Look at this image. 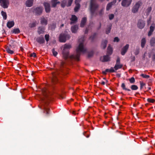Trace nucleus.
I'll return each mask as SVG.
<instances>
[{
	"instance_id": "de8ad7c7",
	"label": "nucleus",
	"mask_w": 155,
	"mask_h": 155,
	"mask_svg": "<svg viewBox=\"0 0 155 155\" xmlns=\"http://www.w3.org/2000/svg\"><path fill=\"white\" fill-rule=\"evenodd\" d=\"M147 101L148 102L153 103L155 102V100L154 99H151V98H148L147 99Z\"/></svg>"
},
{
	"instance_id": "9b49d317",
	"label": "nucleus",
	"mask_w": 155,
	"mask_h": 155,
	"mask_svg": "<svg viewBox=\"0 0 155 155\" xmlns=\"http://www.w3.org/2000/svg\"><path fill=\"white\" fill-rule=\"evenodd\" d=\"M43 8L42 7H38L34 9V11L36 15H41L43 10Z\"/></svg>"
},
{
	"instance_id": "5fc2aeb1",
	"label": "nucleus",
	"mask_w": 155,
	"mask_h": 155,
	"mask_svg": "<svg viewBox=\"0 0 155 155\" xmlns=\"http://www.w3.org/2000/svg\"><path fill=\"white\" fill-rule=\"evenodd\" d=\"M152 10V7H148L147 9V12L148 13H150L151 11Z\"/></svg>"
},
{
	"instance_id": "5701e85b",
	"label": "nucleus",
	"mask_w": 155,
	"mask_h": 155,
	"mask_svg": "<svg viewBox=\"0 0 155 155\" xmlns=\"http://www.w3.org/2000/svg\"><path fill=\"white\" fill-rule=\"evenodd\" d=\"M107 41L106 40H103L101 43V47L103 49H105L106 47Z\"/></svg>"
},
{
	"instance_id": "f03ea898",
	"label": "nucleus",
	"mask_w": 155,
	"mask_h": 155,
	"mask_svg": "<svg viewBox=\"0 0 155 155\" xmlns=\"http://www.w3.org/2000/svg\"><path fill=\"white\" fill-rule=\"evenodd\" d=\"M84 41V38L81 37L79 38L78 41L80 43L79 44L78 47L76 49V54L75 55H72L70 56V58H76L78 61L79 60V57L81 55V52L83 53L86 52V49L85 48L83 45V42Z\"/></svg>"
},
{
	"instance_id": "f704fd0d",
	"label": "nucleus",
	"mask_w": 155,
	"mask_h": 155,
	"mask_svg": "<svg viewBox=\"0 0 155 155\" xmlns=\"http://www.w3.org/2000/svg\"><path fill=\"white\" fill-rule=\"evenodd\" d=\"M58 0H52L51 1V6L52 7L54 8L56 7L57 5V3L56 1H57Z\"/></svg>"
},
{
	"instance_id": "603ef678",
	"label": "nucleus",
	"mask_w": 155,
	"mask_h": 155,
	"mask_svg": "<svg viewBox=\"0 0 155 155\" xmlns=\"http://www.w3.org/2000/svg\"><path fill=\"white\" fill-rule=\"evenodd\" d=\"M114 68L111 67L110 69H109V71L110 73L114 72H115V70L114 69Z\"/></svg>"
},
{
	"instance_id": "20e7f679",
	"label": "nucleus",
	"mask_w": 155,
	"mask_h": 155,
	"mask_svg": "<svg viewBox=\"0 0 155 155\" xmlns=\"http://www.w3.org/2000/svg\"><path fill=\"white\" fill-rule=\"evenodd\" d=\"M99 5L94 0H90L89 5L91 17L96 16L97 15L96 11L98 8Z\"/></svg>"
},
{
	"instance_id": "4c0bfd02",
	"label": "nucleus",
	"mask_w": 155,
	"mask_h": 155,
	"mask_svg": "<svg viewBox=\"0 0 155 155\" xmlns=\"http://www.w3.org/2000/svg\"><path fill=\"white\" fill-rule=\"evenodd\" d=\"M2 15L3 16V18L4 20H6L7 18V15L6 12L2 11L1 12Z\"/></svg>"
},
{
	"instance_id": "ea45409f",
	"label": "nucleus",
	"mask_w": 155,
	"mask_h": 155,
	"mask_svg": "<svg viewBox=\"0 0 155 155\" xmlns=\"http://www.w3.org/2000/svg\"><path fill=\"white\" fill-rule=\"evenodd\" d=\"M20 32L19 29L18 28L14 29L12 31V33L15 34H18Z\"/></svg>"
},
{
	"instance_id": "c85d7f7f",
	"label": "nucleus",
	"mask_w": 155,
	"mask_h": 155,
	"mask_svg": "<svg viewBox=\"0 0 155 155\" xmlns=\"http://www.w3.org/2000/svg\"><path fill=\"white\" fill-rule=\"evenodd\" d=\"M110 60V57L109 55H107L103 56V60L101 61L103 62L108 61Z\"/></svg>"
},
{
	"instance_id": "a211bd4d",
	"label": "nucleus",
	"mask_w": 155,
	"mask_h": 155,
	"mask_svg": "<svg viewBox=\"0 0 155 155\" xmlns=\"http://www.w3.org/2000/svg\"><path fill=\"white\" fill-rule=\"evenodd\" d=\"M70 20L71 21L70 22V24L72 25L77 21L78 18L75 15H72L71 18H70Z\"/></svg>"
},
{
	"instance_id": "8fccbe9b",
	"label": "nucleus",
	"mask_w": 155,
	"mask_h": 155,
	"mask_svg": "<svg viewBox=\"0 0 155 155\" xmlns=\"http://www.w3.org/2000/svg\"><path fill=\"white\" fill-rule=\"evenodd\" d=\"M140 89L141 90L143 87L146 84L145 83L143 82H140Z\"/></svg>"
},
{
	"instance_id": "a878e982",
	"label": "nucleus",
	"mask_w": 155,
	"mask_h": 155,
	"mask_svg": "<svg viewBox=\"0 0 155 155\" xmlns=\"http://www.w3.org/2000/svg\"><path fill=\"white\" fill-rule=\"evenodd\" d=\"M14 22L13 21H9L7 22V26L9 28H11L14 25Z\"/></svg>"
},
{
	"instance_id": "1a4fd4ad",
	"label": "nucleus",
	"mask_w": 155,
	"mask_h": 155,
	"mask_svg": "<svg viewBox=\"0 0 155 155\" xmlns=\"http://www.w3.org/2000/svg\"><path fill=\"white\" fill-rule=\"evenodd\" d=\"M0 4L1 7L4 8H8L9 5V0H0Z\"/></svg>"
},
{
	"instance_id": "6e6552de",
	"label": "nucleus",
	"mask_w": 155,
	"mask_h": 155,
	"mask_svg": "<svg viewBox=\"0 0 155 155\" xmlns=\"http://www.w3.org/2000/svg\"><path fill=\"white\" fill-rule=\"evenodd\" d=\"M73 0H62L61 2V6L64 8L65 6L69 7L70 6Z\"/></svg>"
},
{
	"instance_id": "3c124183",
	"label": "nucleus",
	"mask_w": 155,
	"mask_h": 155,
	"mask_svg": "<svg viewBox=\"0 0 155 155\" xmlns=\"http://www.w3.org/2000/svg\"><path fill=\"white\" fill-rule=\"evenodd\" d=\"M114 15L113 14H111L109 15V18L110 20L113 19L114 17Z\"/></svg>"
},
{
	"instance_id": "338daca9",
	"label": "nucleus",
	"mask_w": 155,
	"mask_h": 155,
	"mask_svg": "<svg viewBox=\"0 0 155 155\" xmlns=\"http://www.w3.org/2000/svg\"><path fill=\"white\" fill-rule=\"evenodd\" d=\"M105 72H106V73L110 72L109 69H107L105 70Z\"/></svg>"
},
{
	"instance_id": "393cba45",
	"label": "nucleus",
	"mask_w": 155,
	"mask_h": 155,
	"mask_svg": "<svg viewBox=\"0 0 155 155\" xmlns=\"http://www.w3.org/2000/svg\"><path fill=\"white\" fill-rule=\"evenodd\" d=\"M34 0H27L26 2V5L28 7L32 6Z\"/></svg>"
},
{
	"instance_id": "c9c22d12",
	"label": "nucleus",
	"mask_w": 155,
	"mask_h": 155,
	"mask_svg": "<svg viewBox=\"0 0 155 155\" xmlns=\"http://www.w3.org/2000/svg\"><path fill=\"white\" fill-rule=\"evenodd\" d=\"M121 87L123 89V90H124L125 91H130V89L127 88L125 87V85L124 83H122L121 85Z\"/></svg>"
},
{
	"instance_id": "79ce46f5",
	"label": "nucleus",
	"mask_w": 155,
	"mask_h": 155,
	"mask_svg": "<svg viewBox=\"0 0 155 155\" xmlns=\"http://www.w3.org/2000/svg\"><path fill=\"white\" fill-rule=\"evenodd\" d=\"M94 54V52L93 51L88 52V57L89 58L92 57L93 55Z\"/></svg>"
},
{
	"instance_id": "2f4dec72",
	"label": "nucleus",
	"mask_w": 155,
	"mask_h": 155,
	"mask_svg": "<svg viewBox=\"0 0 155 155\" xmlns=\"http://www.w3.org/2000/svg\"><path fill=\"white\" fill-rule=\"evenodd\" d=\"M97 35V34L96 33H94L90 37L89 39L91 40L92 41H93Z\"/></svg>"
},
{
	"instance_id": "423d86ee",
	"label": "nucleus",
	"mask_w": 155,
	"mask_h": 155,
	"mask_svg": "<svg viewBox=\"0 0 155 155\" xmlns=\"http://www.w3.org/2000/svg\"><path fill=\"white\" fill-rule=\"evenodd\" d=\"M70 36L66 33H62L60 34L59 37V40L61 42H65L66 40L70 38Z\"/></svg>"
},
{
	"instance_id": "4be33fe9",
	"label": "nucleus",
	"mask_w": 155,
	"mask_h": 155,
	"mask_svg": "<svg viewBox=\"0 0 155 155\" xmlns=\"http://www.w3.org/2000/svg\"><path fill=\"white\" fill-rule=\"evenodd\" d=\"M155 28V26L154 24L153 25V26L151 25L150 27V30L148 32V36H150L152 35V33L154 30Z\"/></svg>"
},
{
	"instance_id": "7c9ffc66",
	"label": "nucleus",
	"mask_w": 155,
	"mask_h": 155,
	"mask_svg": "<svg viewBox=\"0 0 155 155\" xmlns=\"http://www.w3.org/2000/svg\"><path fill=\"white\" fill-rule=\"evenodd\" d=\"M150 45L151 46H155V38H152L150 40Z\"/></svg>"
},
{
	"instance_id": "864d4df0",
	"label": "nucleus",
	"mask_w": 155,
	"mask_h": 155,
	"mask_svg": "<svg viewBox=\"0 0 155 155\" xmlns=\"http://www.w3.org/2000/svg\"><path fill=\"white\" fill-rule=\"evenodd\" d=\"M139 53V49H137L134 52V54L135 55H137Z\"/></svg>"
},
{
	"instance_id": "680f3d73",
	"label": "nucleus",
	"mask_w": 155,
	"mask_h": 155,
	"mask_svg": "<svg viewBox=\"0 0 155 155\" xmlns=\"http://www.w3.org/2000/svg\"><path fill=\"white\" fill-rule=\"evenodd\" d=\"M88 30H89L88 28H86L85 31V34H87L88 31Z\"/></svg>"
},
{
	"instance_id": "49530a36",
	"label": "nucleus",
	"mask_w": 155,
	"mask_h": 155,
	"mask_svg": "<svg viewBox=\"0 0 155 155\" xmlns=\"http://www.w3.org/2000/svg\"><path fill=\"white\" fill-rule=\"evenodd\" d=\"M140 76L143 77L144 78H150V76L149 75L144 74H141Z\"/></svg>"
},
{
	"instance_id": "4d7b16f0",
	"label": "nucleus",
	"mask_w": 155,
	"mask_h": 155,
	"mask_svg": "<svg viewBox=\"0 0 155 155\" xmlns=\"http://www.w3.org/2000/svg\"><path fill=\"white\" fill-rule=\"evenodd\" d=\"M116 64H120V59L119 57H118L116 60Z\"/></svg>"
},
{
	"instance_id": "39448f33",
	"label": "nucleus",
	"mask_w": 155,
	"mask_h": 155,
	"mask_svg": "<svg viewBox=\"0 0 155 155\" xmlns=\"http://www.w3.org/2000/svg\"><path fill=\"white\" fill-rule=\"evenodd\" d=\"M71 48V45L70 44H65L64 47V48L62 51V54L63 58L66 60L69 57L71 59H73L70 58V55L69 56V49ZM77 61H78L76 58H73Z\"/></svg>"
},
{
	"instance_id": "09e8293b",
	"label": "nucleus",
	"mask_w": 155,
	"mask_h": 155,
	"mask_svg": "<svg viewBox=\"0 0 155 155\" xmlns=\"http://www.w3.org/2000/svg\"><path fill=\"white\" fill-rule=\"evenodd\" d=\"M45 37L46 41L48 42L49 40V35L48 34L45 35Z\"/></svg>"
},
{
	"instance_id": "aec40b11",
	"label": "nucleus",
	"mask_w": 155,
	"mask_h": 155,
	"mask_svg": "<svg viewBox=\"0 0 155 155\" xmlns=\"http://www.w3.org/2000/svg\"><path fill=\"white\" fill-rule=\"evenodd\" d=\"M40 23L42 25H46L48 24L47 19L44 17L41 18V19Z\"/></svg>"
},
{
	"instance_id": "0eeeda50",
	"label": "nucleus",
	"mask_w": 155,
	"mask_h": 155,
	"mask_svg": "<svg viewBox=\"0 0 155 155\" xmlns=\"http://www.w3.org/2000/svg\"><path fill=\"white\" fill-rule=\"evenodd\" d=\"M142 4V1L140 0L137 2L132 8L131 10L132 12L134 13L137 12L138 11L140 7Z\"/></svg>"
},
{
	"instance_id": "bf43d9fd",
	"label": "nucleus",
	"mask_w": 155,
	"mask_h": 155,
	"mask_svg": "<svg viewBox=\"0 0 155 155\" xmlns=\"http://www.w3.org/2000/svg\"><path fill=\"white\" fill-rule=\"evenodd\" d=\"M81 0H75V4H80L79 3L80 2Z\"/></svg>"
},
{
	"instance_id": "9d476101",
	"label": "nucleus",
	"mask_w": 155,
	"mask_h": 155,
	"mask_svg": "<svg viewBox=\"0 0 155 155\" xmlns=\"http://www.w3.org/2000/svg\"><path fill=\"white\" fill-rule=\"evenodd\" d=\"M132 0H123L121 5L123 7H127L131 4Z\"/></svg>"
},
{
	"instance_id": "58836bf2",
	"label": "nucleus",
	"mask_w": 155,
	"mask_h": 155,
	"mask_svg": "<svg viewBox=\"0 0 155 155\" xmlns=\"http://www.w3.org/2000/svg\"><path fill=\"white\" fill-rule=\"evenodd\" d=\"M76 6L74 8V11L75 12H77L78 11V10L79 9L80 7V4H76Z\"/></svg>"
},
{
	"instance_id": "c756f323",
	"label": "nucleus",
	"mask_w": 155,
	"mask_h": 155,
	"mask_svg": "<svg viewBox=\"0 0 155 155\" xmlns=\"http://www.w3.org/2000/svg\"><path fill=\"white\" fill-rule=\"evenodd\" d=\"M107 53L109 55H111L112 53L113 50L112 48L109 45L107 48Z\"/></svg>"
},
{
	"instance_id": "2eb2a0df",
	"label": "nucleus",
	"mask_w": 155,
	"mask_h": 155,
	"mask_svg": "<svg viewBox=\"0 0 155 155\" xmlns=\"http://www.w3.org/2000/svg\"><path fill=\"white\" fill-rule=\"evenodd\" d=\"M36 40L37 42L40 44H44L45 42L44 38L41 35L37 38Z\"/></svg>"
},
{
	"instance_id": "e2e57ef3",
	"label": "nucleus",
	"mask_w": 155,
	"mask_h": 155,
	"mask_svg": "<svg viewBox=\"0 0 155 155\" xmlns=\"http://www.w3.org/2000/svg\"><path fill=\"white\" fill-rule=\"evenodd\" d=\"M152 60L153 61H155V54H154L153 55Z\"/></svg>"
},
{
	"instance_id": "b1692460",
	"label": "nucleus",
	"mask_w": 155,
	"mask_h": 155,
	"mask_svg": "<svg viewBox=\"0 0 155 155\" xmlns=\"http://www.w3.org/2000/svg\"><path fill=\"white\" fill-rule=\"evenodd\" d=\"M87 21V18L84 17L82 19L80 26L81 28H83L85 25Z\"/></svg>"
},
{
	"instance_id": "bb28decb",
	"label": "nucleus",
	"mask_w": 155,
	"mask_h": 155,
	"mask_svg": "<svg viewBox=\"0 0 155 155\" xmlns=\"http://www.w3.org/2000/svg\"><path fill=\"white\" fill-rule=\"evenodd\" d=\"M111 27L112 25L111 24H110V25L107 26V28L106 29V34H108L110 32Z\"/></svg>"
},
{
	"instance_id": "473e14b6",
	"label": "nucleus",
	"mask_w": 155,
	"mask_h": 155,
	"mask_svg": "<svg viewBox=\"0 0 155 155\" xmlns=\"http://www.w3.org/2000/svg\"><path fill=\"white\" fill-rule=\"evenodd\" d=\"M146 43V40L145 38H143L141 40V47L142 48H143Z\"/></svg>"
},
{
	"instance_id": "774afa93",
	"label": "nucleus",
	"mask_w": 155,
	"mask_h": 155,
	"mask_svg": "<svg viewBox=\"0 0 155 155\" xmlns=\"http://www.w3.org/2000/svg\"><path fill=\"white\" fill-rule=\"evenodd\" d=\"M20 49L21 51H23L24 49L22 47H20Z\"/></svg>"
},
{
	"instance_id": "dca6fc26",
	"label": "nucleus",
	"mask_w": 155,
	"mask_h": 155,
	"mask_svg": "<svg viewBox=\"0 0 155 155\" xmlns=\"http://www.w3.org/2000/svg\"><path fill=\"white\" fill-rule=\"evenodd\" d=\"M117 2V0H113V1L108 3L107 5L106 9L107 11L109 10L112 6L115 4Z\"/></svg>"
},
{
	"instance_id": "f257e3e1",
	"label": "nucleus",
	"mask_w": 155,
	"mask_h": 155,
	"mask_svg": "<svg viewBox=\"0 0 155 155\" xmlns=\"http://www.w3.org/2000/svg\"><path fill=\"white\" fill-rule=\"evenodd\" d=\"M42 92L46 99H42L43 102L42 107H40V108L41 109H43L44 110V112L46 114L48 115L50 112V109L48 107L49 104L48 100H49L48 94L49 91L48 89L45 88L42 90Z\"/></svg>"
},
{
	"instance_id": "37998d69",
	"label": "nucleus",
	"mask_w": 155,
	"mask_h": 155,
	"mask_svg": "<svg viewBox=\"0 0 155 155\" xmlns=\"http://www.w3.org/2000/svg\"><path fill=\"white\" fill-rule=\"evenodd\" d=\"M130 82L131 84H134L135 82V80L134 77H131L129 79Z\"/></svg>"
},
{
	"instance_id": "6ab92c4d",
	"label": "nucleus",
	"mask_w": 155,
	"mask_h": 155,
	"mask_svg": "<svg viewBox=\"0 0 155 155\" xmlns=\"http://www.w3.org/2000/svg\"><path fill=\"white\" fill-rule=\"evenodd\" d=\"M11 44H9V46H11L12 48H14L16 46L17 42L15 40H11L10 41Z\"/></svg>"
},
{
	"instance_id": "e433bc0d",
	"label": "nucleus",
	"mask_w": 155,
	"mask_h": 155,
	"mask_svg": "<svg viewBox=\"0 0 155 155\" xmlns=\"http://www.w3.org/2000/svg\"><path fill=\"white\" fill-rule=\"evenodd\" d=\"M56 25L55 22L52 23L50 25V27L52 30H54L56 28Z\"/></svg>"
},
{
	"instance_id": "72a5a7b5",
	"label": "nucleus",
	"mask_w": 155,
	"mask_h": 155,
	"mask_svg": "<svg viewBox=\"0 0 155 155\" xmlns=\"http://www.w3.org/2000/svg\"><path fill=\"white\" fill-rule=\"evenodd\" d=\"M6 51L9 54H12L14 53V49H10V48L8 47H6L5 48Z\"/></svg>"
},
{
	"instance_id": "052dcab7",
	"label": "nucleus",
	"mask_w": 155,
	"mask_h": 155,
	"mask_svg": "<svg viewBox=\"0 0 155 155\" xmlns=\"http://www.w3.org/2000/svg\"><path fill=\"white\" fill-rule=\"evenodd\" d=\"M36 25L35 23H33L31 24H30V27L31 28H33L35 27Z\"/></svg>"
},
{
	"instance_id": "0e129e2a",
	"label": "nucleus",
	"mask_w": 155,
	"mask_h": 155,
	"mask_svg": "<svg viewBox=\"0 0 155 155\" xmlns=\"http://www.w3.org/2000/svg\"><path fill=\"white\" fill-rule=\"evenodd\" d=\"M116 76L117 77H118V78H120V77L121 75L120 74L117 73L116 74Z\"/></svg>"
},
{
	"instance_id": "cd10ccee",
	"label": "nucleus",
	"mask_w": 155,
	"mask_h": 155,
	"mask_svg": "<svg viewBox=\"0 0 155 155\" xmlns=\"http://www.w3.org/2000/svg\"><path fill=\"white\" fill-rule=\"evenodd\" d=\"M123 67V65L121 64H115V66L114 67V69L115 71H117V70Z\"/></svg>"
},
{
	"instance_id": "ddd939ff",
	"label": "nucleus",
	"mask_w": 155,
	"mask_h": 155,
	"mask_svg": "<svg viewBox=\"0 0 155 155\" xmlns=\"http://www.w3.org/2000/svg\"><path fill=\"white\" fill-rule=\"evenodd\" d=\"M43 5L45 7V10L47 13H50L51 11L50 5V4L47 2H44Z\"/></svg>"
},
{
	"instance_id": "f8f14e48",
	"label": "nucleus",
	"mask_w": 155,
	"mask_h": 155,
	"mask_svg": "<svg viewBox=\"0 0 155 155\" xmlns=\"http://www.w3.org/2000/svg\"><path fill=\"white\" fill-rule=\"evenodd\" d=\"M145 21L142 19H139L138 22V27L141 29L143 28L145 26Z\"/></svg>"
},
{
	"instance_id": "412c9836",
	"label": "nucleus",
	"mask_w": 155,
	"mask_h": 155,
	"mask_svg": "<svg viewBox=\"0 0 155 155\" xmlns=\"http://www.w3.org/2000/svg\"><path fill=\"white\" fill-rule=\"evenodd\" d=\"M78 28V26L75 25L72 26L71 28V30L73 33H76Z\"/></svg>"
},
{
	"instance_id": "6e6d98bb",
	"label": "nucleus",
	"mask_w": 155,
	"mask_h": 155,
	"mask_svg": "<svg viewBox=\"0 0 155 155\" xmlns=\"http://www.w3.org/2000/svg\"><path fill=\"white\" fill-rule=\"evenodd\" d=\"M119 41V39L118 38V37H115L114 38V41L115 42H118Z\"/></svg>"
},
{
	"instance_id": "a18cd8bd",
	"label": "nucleus",
	"mask_w": 155,
	"mask_h": 155,
	"mask_svg": "<svg viewBox=\"0 0 155 155\" xmlns=\"http://www.w3.org/2000/svg\"><path fill=\"white\" fill-rule=\"evenodd\" d=\"M104 13V9H101L99 12V15L100 16H102Z\"/></svg>"
},
{
	"instance_id": "4468645a",
	"label": "nucleus",
	"mask_w": 155,
	"mask_h": 155,
	"mask_svg": "<svg viewBox=\"0 0 155 155\" xmlns=\"http://www.w3.org/2000/svg\"><path fill=\"white\" fill-rule=\"evenodd\" d=\"M129 47L128 44L126 45L121 49V54L122 55H124L127 51Z\"/></svg>"
},
{
	"instance_id": "a19ab883",
	"label": "nucleus",
	"mask_w": 155,
	"mask_h": 155,
	"mask_svg": "<svg viewBox=\"0 0 155 155\" xmlns=\"http://www.w3.org/2000/svg\"><path fill=\"white\" fill-rule=\"evenodd\" d=\"M131 89L133 90H136L138 89V87L135 85H132L130 87Z\"/></svg>"
},
{
	"instance_id": "69168bd1",
	"label": "nucleus",
	"mask_w": 155,
	"mask_h": 155,
	"mask_svg": "<svg viewBox=\"0 0 155 155\" xmlns=\"http://www.w3.org/2000/svg\"><path fill=\"white\" fill-rule=\"evenodd\" d=\"M99 24H100L99 26L97 28V29L98 30H99L101 28V23L100 22Z\"/></svg>"
},
{
	"instance_id": "c03bdc74",
	"label": "nucleus",
	"mask_w": 155,
	"mask_h": 155,
	"mask_svg": "<svg viewBox=\"0 0 155 155\" xmlns=\"http://www.w3.org/2000/svg\"><path fill=\"white\" fill-rule=\"evenodd\" d=\"M51 51L53 55L54 56H56L58 54V53L56 51H55L54 49H52Z\"/></svg>"
},
{
	"instance_id": "13d9d810",
	"label": "nucleus",
	"mask_w": 155,
	"mask_h": 155,
	"mask_svg": "<svg viewBox=\"0 0 155 155\" xmlns=\"http://www.w3.org/2000/svg\"><path fill=\"white\" fill-rule=\"evenodd\" d=\"M30 56L31 57H33L34 58H35L36 56V54L35 53H32L31 54H30Z\"/></svg>"
},
{
	"instance_id": "7ed1b4c3",
	"label": "nucleus",
	"mask_w": 155,
	"mask_h": 155,
	"mask_svg": "<svg viewBox=\"0 0 155 155\" xmlns=\"http://www.w3.org/2000/svg\"><path fill=\"white\" fill-rule=\"evenodd\" d=\"M64 63V62L61 61L60 65V71L57 70L55 73H54L53 74L51 81L53 84H55L58 82L59 80L58 78L61 77V75H64L68 74L67 71L63 70L62 69V68L63 67Z\"/></svg>"
},
{
	"instance_id": "f3484780",
	"label": "nucleus",
	"mask_w": 155,
	"mask_h": 155,
	"mask_svg": "<svg viewBox=\"0 0 155 155\" xmlns=\"http://www.w3.org/2000/svg\"><path fill=\"white\" fill-rule=\"evenodd\" d=\"M45 27H44L41 26L39 27L38 29V33L39 35L43 34L45 32Z\"/></svg>"
}]
</instances>
